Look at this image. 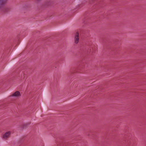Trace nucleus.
Wrapping results in <instances>:
<instances>
[{"label": "nucleus", "instance_id": "f257e3e1", "mask_svg": "<svg viewBox=\"0 0 146 146\" xmlns=\"http://www.w3.org/2000/svg\"><path fill=\"white\" fill-rule=\"evenodd\" d=\"M21 96L20 92L18 91H16L13 94H12L10 97H14L16 98H18Z\"/></svg>", "mask_w": 146, "mask_h": 146}, {"label": "nucleus", "instance_id": "f03ea898", "mask_svg": "<svg viewBox=\"0 0 146 146\" xmlns=\"http://www.w3.org/2000/svg\"><path fill=\"white\" fill-rule=\"evenodd\" d=\"M78 36L79 33H78L77 32L76 34L74 39L75 42L76 44L78 43L79 41V38Z\"/></svg>", "mask_w": 146, "mask_h": 146}, {"label": "nucleus", "instance_id": "7ed1b4c3", "mask_svg": "<svg viewBox=\"0 0 146 146\" xmlns=\"http://www.w3.org/2000/svg\"><path fill=\"white\" fill-rule=\"evenodd\" d=\"M11 133L10 131H8L6 132L3 135V137L5 139H7L9 136L11 134Z\"/></svg>", "mask_w": 146, "mask_h": 146}, {"label": "nucleus", "instance_id": "20e7f679", "mask_svg": "<svg viewBox=\"0 0 146 146\" xmlns=\"http://www.w3.org/2000/svg\"><path fill=\"white\" fill-rule=\"evenodd\" d=\"M6 0H0V5L4 4L6 2Z\"/></svg>", "mask_w": 146, "mask_h": 146}]
</instances>
